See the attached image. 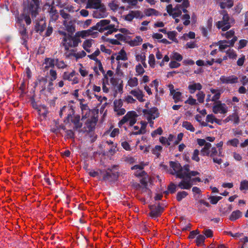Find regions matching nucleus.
I'll use <instances>...</instances> for the list:
<instances>
[{
  "label": "nucleus",
  "instance_id": "1",
  "mask_svg": "<svg viewBox=\"0 0 248 248\" xmlns=\"http://www.w3.org/2000/svg\"><path fill=\"white\" fill-rule=\"evenodd\" d=\"M59 33L62 35L61 45L64 47L65 50H68L71 47L78 46L81 42V40L77 36H72L62 30H59Z\"/></svg>",
  "mask_w": 248,
  "mask_h": 248
},
{
  "label": "nucleus",
  "instance_id": "2",
  "mask_svg": "<svg viewBox=\"0 0 248 248\" xmlns=\"http://www.w3.org/2000/svg\"><path fill=\"white\" fill-rule=\"evenodd\" d=\"M93 29L98 30L100 32L107 31L105 34L106 35L111 34L118 30L117 26L115 24H110V21L108 19L101 20L93 27Z\"/></svg>",
  "mask_w": 248,
  "mask_h": 248
},
{
  "label": "nucleus",
  "instance_id": "3",
  "mask_svg": "<svg viewBox=\"0 0 248 248\" xmlns=\"http://www.w3.org/2000/svg\"><path fill=\"white\" fill-rule=\"evenodd\" d=\"M201 154L203 156H208L211 157L215 163L220 165L222 163V160L221 158L217 157L218 154L217 149L216 147L211 148V144L210 143H207L202 149Z\"/></svg>",
  "mask_w": 248,
  "mask_h": 248
},
{
  "label": "nucleus",
  "instance_id": "4",
  "mask_svg": "<svg viewBox=\"0 0 248 248\" xmlns=\"http://www.w3.org/2000/svg\"><path fill=\"white\" fill-rule=\"evenodd\" d=\"M170 167L173 169V172H172V174H175L177 177L182 178L185 175H188V171H190L189 169V165H185L183 168L181 167L180 164L178 162L171 161L170 163Z\"/></svg>",
  "mask_w": 248,
  "mask_h": 248
},
{
  "label": "nucleus",
  "instance_id": "5",
  "mask_svg": "<svg viewBox=\"0 0 248 248\" xmlns=\"http://www.w3.org/2000/svg\"><path fill=\"white\" fill-rule=\"evenodd\" d=\"M143 112V119L147 120V124L149 123L151 127L154 126V120L158 118L159 116L158 110L156 108H152L149 109H144Z\"/></svg>",
  "mask_w": 248,
  "mask_h": 248
},
{
  "label": "nucleus",
  "instance_id": "6",
  "mask_svg": "<svg viewBox=\"0 0 248 248\" xmlns=\"http://www.w3.org/2000/svg\"><path fill=\"white\" fill-rule=\"evenodd\" d=\"M188 175H185L184 177L181 178L182 180L178 184V186L183 189H189L192 186V176H195L199 174L197 171H188Z\"/></svg>",
  "mask_w": 248,
  "mask_h": 248
},
{
  "label": "nucleus",
  "instance_id": "7",
  "mask_svg": "<svg viewBox=\"0 0 248 248\" xmlns=\"http://www.w3.org/2000/svg\"><path fill=\"white\" fill-rule=\"evenodd\" d=\"M138 117V115L136 112L134 111H128L120 121L119 124V125H122L125 123H127L130 126H133L136 123Z\"/></svg>",
  "mask_w": 248,
  "mask_h": 248
},
{
  "label": "nucleus",
  "instance_id": "8",
  "mask_svg": "<svg viewBox=\"0 0 248 248\" xmlns=\"http://www.w3.org/2000/svg\"><path fill=\"white\" fill-rule=\"evenodd\" d=\"M222 20L216 23V26L218 29H221L223 31L228 30L231 27V19L225 11L222 13Z\"/></svg>",
  "mask_w": 248,
  "mask_h": 248
},
{
  "label": "nucleus",
  "instance_id": "9",
  "mask_svg": "<svg viewBox=\"0 0 248 248\" xmlns=\"http://www.w3.org/2000/svg\"><path fill=\"white\" fill-rule=\"evenodd\" d=\"M181 7H182V5L177 4L174 7H173L172 5L170 4L166 6V11L170 16L173 18H175L182 15Z\"/></svg>",
  "mask_w": 248,
  "mask_h": 248
},
{
  "label": "nucleus",
  "instance_id": "10",
  "mask_svg": "<svg viewBox=\"0 0 248 248\" xmlns=\"http://www.w3.org/2000/svg\"><path fill=\"white\" fill-rule=\"evenodd\" d=\"M39 9V0H28V6L27 8V10L31 15L32 17H35L37 15Z\"/></svg>",
  "mask_w": 248,
  "mask_h": 248
},
{
  "label": "nucleus",
  "instance_id": "11",
  "mask_svg": "<svg viewBox=\"0 0 248 248\" xmlns=\"http://www.w3.org/2000/svg\"><path fill=\"white\" fill-rule=\"evenodd\" d=\"M212 110L215 114H225L228 111V108L225 104L218 101L214 103Z\"/></svg>",
  "mask_w": 248,
  "mask_h": 248
},
{
  "label": "nucleus",
  "instance_id": "12",
  "mask_svg": "<svg viewBox=\"0 0 248 248\" xmlns=\"http://www.w3.org/2000/svg\"><path fill=\"white\" fill-rule=\"evenodd\" d=\"M108 16L106 8L104 4H102L95 8L93 13L94 18H102L106 17Z\"/></svg>",
  "mask_w": 248,
  "mask_h": 248
},
{
  "label": "nucleus",
  "instance_id": "13",
  "mask_svg": "<svg viewBox=\"0 0 248 248\" xmlns=\"http://www.w3.org/2000/svg\"><path fill=\"white\" fill-rule=\"evenodd\" d=\"M123 101L122 99H117L113 102V109L118 116L124 115L126 112L125 109L123 108Z\"/></svg>",
  "mask_w": 248,
  "mask_h": 248
},
{
  "label": "nucleus",
  "instance_id": "14",
  "mask_svg": "<svg viewBox=\"0 0 248 248\" xmlns=\"http://www.w3.org/2000/svg\"><path fill=\"white\" fill-rule=\"evenodd\" d=\"M210 92L212 94H208L206 98V102H213L214 103L217 102L220 97L221 91L217 89H211Z\"/></svg>",
  "mask_w": 248,
  "mask_h": 248
},
{
  "label": "nucleus",
  "instance_id": "15",
  "mask_svg": "<svg viewBox=\"0 0 248 248\" xmlns=\"http://www.w3.org/2000/svg\"><path fill=\"white\" fill-rule=\"evenodd\" d=\"M62 78L64 80H67L71 81L72 84H77L79 82L78 74H77L75 71H73L71 73L64 72L62 75Z\"/></svg>",
  "mask_w": 248,
  "mask_h": 248
},
{
  "label": "nucleus",
  "instance_id": "16",
  "mask_svg": "<svg viewBox=\"0 0 248 248\" xmlns=\"http://www.w3.org/2000/svg\"><path fill=\"white\" fill-rule=\"evenodd\" d=\"M238 78L234 75L230 76H221L219 78V81L222 84H233L238 82Z\"/></svg>",
  "mask_w": 248,
  "mask_h": 248
},
{
  "label": "nucleus",
  "instance_id": "17",
  "mask_svg": "<svg viewBox=\"0 0 248 248\" xmlns=\"http://www.w3.org/2000/svg\"><path fill=\"white\" fill-rule=\"evenodd\" d=\"M170 94L172 96L173 99L175 103L182 101V93L174 89V86L172 84L169 85Z\"/></svg>",
  "mask_w": 248,
  "mask_h": 248
},
{
  "label": "nucleus",
  "instance_id": "18",
  "mask_svg": "<svg viewBox=\"0 0 248 248\" xmlns=\"http://www.w3.org/2000/svg\"><path fill=\"white\" fill-rule=\"evenodd\" d=\"M143 17V13L141 11L139 10L131 11L127 15L124 16V19L127 21H131L135 17L142 18Z\"/></svg>",
  "mask_w": 248,
  "mask_h": 248
},
{
  "label": "nucleus",
  "instance_id": "19",
  "mask_svg": "<svg viewBox=\"0 0 248 248\" xmlns=\"http://www.w3.org/2000/svg\"><path fill=\"white\" fill-rule=\"evenodd\" d=\"M93 28L91 29H89L85 31H78L76 33L75 36H77L78 38L80 37L84 38L88 36H92L95 37L98 34L97 32H93Z\"/></svg>",
  "mask_w": 248,
  "mask_h": 248
},
{
  "label": "nucleus",
  "instance_id": "20",
  "mask_svg": "<svg viewBox=\"0 0 248 248\" xmlns=\"http://www.w3.org/2000/svg\"><path fill=\"white\" fill-rule=\"evenodd\" d=\"M141 127L140 128L138 126H134L133 127L134 131L133 134L134 135L143 134L146 132V128L147 125V123L144 120L140 122Z\"/></svg>",
  "mask_w": 248,
  "mask_h": 248
},
{
  "label": "nucleus",
  "instance_id": "21",
  "mask_svg": "<svg viewBox=\"0 0 248 248\" xmlns=\"http://www.w3.org/2000/svg\"><path fill=\"white\" fill-rule=\"evenodd\" d=\"M237 40V37H233L230 41H220L218 42L219 48L220 51H223L230 46H232Z\"/></svg>",
  "mask_w": 248,
  "mask_h": 248
},
{
  "label": "nucleus",
  "instance_id": "22",
  "mask_svg": "<svg viewBox=\"0 0 248 248\" xmlns=\"http://www.w3.org/2000/svg\"><path fill=\"white\" fill-rule=\"evenodd\" d=\"M47 12L49 13L51 21L55 22L56 21L59 16L57 10L55 8V7L53 6H48L47 7L46 9Z\"/></svg>",
  "mask_w": 248,
  "mask_h": 248
},
{
  "label": "nucleus",
  "instance_id": "23",
  "mask_svg": "<svg viewBox=\"0 0 248 248\" xmlns=\"http://www.w3.org/2000/svg\"><path fill=\"white\" fill-rule=\"evenodd\" d=\"M63 25L64 26L65 30L68 32L73 33L75 31L74 22L71 20H63Z\"/></svg>",
  "mask_w": 248,
  "mask_h": 248
},
{
  "label": "nucleus",
  "instance_id": "24",
  "mask_svg": "<svg viewBox=\"0 0 248 248\" xmlns=\"http://www.w3.org/2000/svg\"><path fill=\"white\" fill-rule=\"evenodd\" d=\"M80 107L82 111V117L87 118L89 117L90 114V110L87 104H83L84 99H81L79 100Z\"/></svg>",
  "mask_w": 248,
  "mask_h": 248
},
{
  "label": "nucleus",
  "instance_id": "25",
  "mask_svg": "<svg viewBox=\"0 0 248 248\" xmlns=\"http://www.w3.org/2000/svg\"><path fill=\"white\" fill-rule=\"evenodd\" d=\"M130 93L136 97L140 102H142L145 101V99L143 98L144 94L143 92L139 89L131 90Z\"/></svg>",
  "mask_w": 248,
  "mask_h": 248
},
{
  "label": "nucleus",
  "instance_id": "26",
  "mask_svg": "<svg viewBox=\"0 0 248 248\" xmlns=\"http://www.w3.org/2000/svg\"><path fill=\"white\" fill-rule=\"evenodd\" d=\"M221 9L230 8L233 5V0H216Z\"/></svg>",
  "mask_w": 248,
  "mask_h": 248
},
{
  "label": "nucleus",
  "instance_id": "27",
  "mask_svg": "<svg viewBox=\"0 0 248 248\" xmlns=\"http://www.w3.org/2000/svg\"><path fill=\"white\" fill-rule=\"evenodd\" d=\"M202 89V85L200 83L192 82L189 83L188 89L190 93H194L196 91H200Z\"/></svg>",
  "mask_w": 248,
  "mask_h": 248
},
{
  "label": "nucleus",
  "instance_id": "28",
  "mask_svg": "<svg viewBox=\"0 0 248 248\" xmlns=\"http://www.w3.org/2000/svg\"><path fill=\"white\" fill-rule=\"evenodd\" d=\"M68 118H70L71 122L74 124L76 128H80L82 124L80 122V116L78 115L72 116H68Z\"/></svg>",
  "mask_w": 248,
  "mask_h": 248
},
{
  "label": "nucleus",
  "instance_id": "29",
  "mask_svg": "<svg viewBox=\"0 0 248 248\" xmlns=\"http://www.w3.org/2000/svg\"><path fill=\"white\" fill-rule=\"evenodd\" d=\"M139 85V80L137 78L131 77H130L127 82L126 86L131 88L136 87Z\"/></svg>",
  "mask_w": 248,
  "mask_h": 248
},
{
  "label": "nucleus",
  "instance_id": "30",
  "mask_svg": "<svg viewBox=\"0 0 248 248\" xmlns=\"http://www.w3.org/2000/svg\"><path fill=\"white\" fill-rule=\"evenodd\" d=\"M150 215L153 217H157L160 215L161 213L163 211V208L159 206H155V208H151Z\"/></svg>",
  "mask_w": 248,
  "mask_h": 248
},
{
  "label": "nucleus",
  "instance_id": "31",
  "mask_svg": "<svg viewBox=\"0 0 248 248\" xmlns=\"http://www.w3.org/2000/svg\"><path fill=\"white\" fill-rule=\"evenodd\" d=\"M43 64L45 65V68L48 69L49 68H52L55 65L56 61L54 59L46 58Z\"/></svg>",
  "mask_w": 248,
  "mask_h": 248
},
{
  "label": "nucleus",
  "instance_id": "32",
  "mask_svg": "<svg viewBox=\"0 0 248 248\" xmlns=\"http://www.w3.org/2000/svg\"><path fill=\"white\" fill-rule=\"evenodd\" d=\"M127 59L126 53L124 49H121L115 56V59L118 61H126Z\"/></svg>",
  "mask_w": 248,
  "mask_h": 248
},
{
  "label": "nucleus",
  "instance_id": "33",
  "mask_svg": "<svg viewBox=\"0 0 248 248\" xmlns=\"http://www.w3.org/2000/svg\"><path fill=\"white\" fill-rule=\"evenodd\" d=\"M159 15V12L156 10L155 9L153 8H148L144 10V14L143 15L146 16H157Z\"/></svg>",
  "mask_w": 248,
  "mask_h": 248
},
{
  "label": "nucleus",
  "instance_id": "34",
  "mask_svg": "<svg viewBox=\"0 0 248 248\" xmlns=\"http://www.w3.org/2000/svg\"><path fill=\"white\" fill-rule=\"evenodd\" d=\"M71 8H72L71 7H70V8H69V7L67 6L63 9L60 11V15L62 16V17L64 19V20H69L71 19L70 15L67 13V11H71Z\"/></svg>",
  "mask_w": 248,
  "mask_h": 248
},
{
  "label": "nucleus",
  "instance_id": "35",
  "mask_svg": "<svg viewBox=\"0 0 248 248\" xmlns=\"http://www.w3.org/2000/svg\"><path fill=\"white\" fill-rule=\"evenodd\" d=\"M101 0H88V6L89 8H95L101 5Z\"/></svg>",
  "mask_w": 248,
  "mask_h": 248
},
{
  "label": "nucleus",
  "instance_id": "36",
  "mask_svg": "<svg viewBox=\"0 0 248 248\" xmlns=\"http://www.w3.org/2000/svg\"><path fill=\"white\" fill-rule=\"evenodd\" d=\"M73 52L71 53L69 55L71 56H73L77 60L81 59L86 55V52L83 50L78 52H75L74 50H73Z\"/></svg>",
  "mask_w": 248,
  "mask_h": 248
},
{
  "label": "nucleus",
  "instance_id": "37",
  "mask_svg": "<svg viewBox=\"0 0 248 248\" xmlns=\"http://www.w3.org/2000/svg\"><path fill=\"white\" fill-rule=\"evenodd\" d=\"M242 212L239 210L233 211L230 216L229 219L231 221H234L239 218L242 216Z\"/></svg>",
  "mask_w": 248,
  "mask_h": 248
},
{
  "label": "nucleus",
  "instance_id": "38",
  "mask_svg": "<svg viewBox=\"0 0 248 248\" xmlns=\"http://www.w3.org/2000/svg\"><path fill=\"white\" fill-rule=\"evenodd\" d=\"M96 62V66L94 67V70L96 74L99 75L98 69L102 73L104 74L105 70L100 60L97 61Z\"/></svg>",
  "mask_w": 248,
  "mask_h": 248
},
{
  "label": "nucleus",
  "instance_id": "39",
  "mask_svg": "<svg viewBox=\"0 0 248 248\" xmlns=\"http://www.w3.org/2000/svg\"><path fill=\"white\" fill-rule=\"evenodd\" d=\"M141 186L140 187V189L141 192H147L149 195L151 193V191L147 187V183L144 180H141Z\"/></svg>",
  "mask_w": 248,
  "mask_h": 248
},
{
  "label": "nucleus",
  "instance_id": "40",
  "mask_svg": "<svg viewBox=\"0 0 248 248\" xmlns=\"http://www.w3.org/2000/svg\"><path fill=\"white\" fill-rule=\"evenodd\" d=\"M168 37L173 42L177 43L178 40L176 38L177 32L175 31H168L167 33Z\"/></svg>",
  "mask_w": 248,
  "mask_h": 248
},
{
  "label": "nucleus",
  "instance_id": "41",
  "mask_svg": "<svg viewBox=\"0 0 248 248\" xmlns=\"http://www.w3.org/2000/svg\"><path fill=\"white\" fill-rule=\"evenodd\" d=\"M136 75L141 76L145 72V70L141 64H138L135 67Z\"/></svg>",
  "mask_w": 248,
  "mask_h": 248
},
{
  "label": "nucleus",
  "instance_id": "42",
  "mask_svg": "<svg viewBox=\"0 0 248 248\" xmlns=\"http://www.w3.org/2000/svg\"><path fill=\"white\" fill-rule=\"evenodd\" d=\"M182 126L191 132H194L195 131V128L193 125L189 122H183L182 124Z\"/></svg>",
  "mask_w": 248,
  "mask_h": 248
},
{
  "label": "nucleus",
  "instance_id": "43",
  "mask_svg": "<svg viewBox=\"0 0 248 248\" xmlns=\"http://www.w3.org/2000/svg\"><path fill=\"white\" fill-rule=\"evenodd\" d=\"M162 150V147L159 145H156L152 150V153L158 157L160 155V152Z\"/></svg>",
  "mask_w": 248,
  "mask_h": 248
},
{
  "label": "nucleus",
  "instance_id": "44",
  "mask_svg": "<svg viewBox=\"0 0 248 248\" xmlns=\"http://www.w3.org/2000/svg\"><path fill=\"white\" fill-rule=\"evenodd\" d=\"M170 58L178 62H180L183 60V56L178 52H174L170 56Z\"/></svg>",
  "mask_w": 248,
  "mask_h": 248
},
{
  "label": "nucleus",
  "instance_id": "45",
  "mask_svg": "<svg viewBox=\"0 0 248 248\" xmlns=\"http://www.w3.org/2000/svg\"><path fill=\"white\" fill-rule=\"evenodd\" d=\"M142 39L140 36H136L131 41V45L134 46H138L141 43Z\"/></svg>",
  "mask_w": 248,
  "mask_h": 248
},
{
  "label": "nucleus",
  "instance_id": "46",
  "mask_svg": "<svg viewBox=\"0 0 248 248\" xmlns=\"http://www.w3.org/2000/svg\"><path fill=\"white\" fill-rule=\"evenodd\" d=\"M205 95L203 92L202 91H200L197 93L196 97L197 100L200 103H202L204 102Z\"/></svg>",
  "mask_w": 248,
  "mask_h": 248
},
{
  "label": "nucleus",
  "instance_id": "47",
  "mask_svg": "<svg viewBox=\"0 0 248 248\" xmlns=\"http://www.w3.org/2000/svg\"><path fill=\"white\" fill-rule=\"evenodd\" d=\"M240 190H248V180H244L240 182Z\"/></svg>",
  "mask_w": 248,
  "mask_h": 248
},
{
  "label": "nucleus",
  "instance_id": "48",
  "mask_svg": "<svg viewBox=\"0 0 248 248\" xmlns=\"http://www.w3.org/2000/svg\"><path fill=\"white\" fill-rule=\"evenodd\" d=\"M188 195L187 193L185 191H182L177 193L176 195V199L178 201H181L183 199L185 198Z\"/></svg>",
  "mask_w": 248,
  "mask_h": 248
},
{
  "label": "nucleus",
  "instance_id": "49",
  "mask_svg": "<svg viewBox=\"0 0 248 248\" xmlns=\"http://www.w3.org/2000/svg\"><path fill=\"white\" fill-rule=\"evenodd\" d=\"M182 19L184 20L183 24L185 26L188 25L190 23V16L188 14H186L182 16Z\"/></svg>",
  "mask_w": 248,
  "mask_h": 248
},
{
  "label": "nucleus",
  "instance_id": "50",
  "mask_svg": "<svg viewBox=\"0 0 248 248\" xmlns=\"http://www.w3.org/2000/svg\"><path fill=\"white\" fill-rule=\"evenodd\" d=\"M148 63L152 68H154L155 65V56L154 54H150L149 56Z\"/></svg>",
  "mask_w": 248,
  "mask_h": 248
},
{
  "label": "nucleus",
  "instance_id": "51",
  "mask_svg": "<svg viewBox=\"0 0 248 248\" xmlns=\"http://www.w3.org/2000/svg\"><path fill=\"white\" fill-rule=\"evenodd\" d=\"M230 120H231L235 124H238L239 123L240 120H239V117L236 113H233L232 115L230 116Z\"/></svg>",
  "mask_w": 248,
  "mask_h": 248
},
{
  "label": "nucleus",
  "instance_id": "52",
  "mask_svg": "<svg viewBox=\"0 0 248 248\" xmlns=\"http://www.w3.org/2000/svg\"><path fill=\"white\" fill-rule=\"evenodd\" d=\"M228 145H232L233 147H237L239 144V140L237 139L234 138L230 140H229L227 143Z\"/></svg>",
  "mask_w": 248,
  "mask_h": 248
},
{
  "label": "nucleus",
  "instance_id": "53",
  "mask_svg": "<svg viewBox=\"0 0 248 248\" xmlns=\"http://www.w3.org/2000/svg\"><path fill=\"white\" fill-rule=\"evenodd\" d=\"M205 236L203 235H199L196 238V244L198 246H201L203 244L205 240Z\"/></svg>",
  "mask_w": 248,
  "mask_h": 248
},
{
  "label": "nucleus",
  "instance_id": "54",
  "mask_svg": "<svg viewBox=\"0 0 248 248\" xmlns=\"http://www.w3.org/2000/svg\"><path fill=\"white\" fill-rule=\"evenodd\" d=\"M93 40L92 39H88L85 40L82 45L83 48H90L92 45Z\"/></svg>",
  "mask_w": 248,
  "mask_h": 248
},
{
  "label": "nucleus",
  "instance_id": "55",
  "mask_svg": "<svg viewBox=\"0 0 248 248\" xmlns=\"http://www.w3.org/2000/svg\"><path fill=\"white\" fill-rule=\"evenodd\" d=\"M226 54L228 57L230 59H235L237 57V55L235 51L232 49H229L226 51Z\"/></svg>",
  "mask_w": 248,
  "mask_h": 248
},
{
  "label": "nucleus",
  "instance_id": "56",
  "mask_svg": "<svg viewBox=\"0 0 248 248\" xmlns=\"http://www.w3.org/2000/svg\"><path fill=\"white\" fill-rule=\"evenodd\" d=\"M200 154V151L198 149H195L193 153L191 158L192 160L199 162L200 161V157L199 155Z\"/></svg>",
  "mask_w": 248,
  "mask_h": 248
},
{
  "label": "nucleus",
  "instance_id": "57",
  "mask_svg": "<svg viewBox=\"0 0 248 248\" xmlns=\"http://www.w3.org/2000/svg\"><path fill=\"white\" fill-rule=\"evenodd\" d=\"M136 60L138 62H141L146 60V56L144 53H141L140 54H137L136 55Z\"/></svg>",
  "mask_w": 248,
  "mask_h": 248
},
{
  "label": "nucleus",
  "instance_id": "58",
  "mask_svg": "<svg viewBox=\"0 0 248 248\" xmlns=\"http://www.w3.org/2000/svg\"><path fill=\"white\" fill-rule=\"evenodd\" d=\"M56 64L55 65L59 69H63L66 67V64L62 61H59L58 60H55Z\"/></svg>",
  "mask_w": 248,
  "mask_h": 248
},
{
  "label": "nucleus",
  "instance_id": "59",
  "mask_svg": "<svg viewBox=\"0 0 248 248\" xmlns=\"http://www.w3.org/2000/svg\"><path fill=\"white\" fill-rule=\"evenodd\" d=\"M21 20H24L27 25H30L31 23V19L29 15L23 14L20 17Z\"/></svg>",
  "mask_w": 248,
  "mask_h": 248
},
{
  "label": "nucleus",
  "instance_id": "60",
  "mask_svg": "<svg viewBox=\"0 0 248 248\" xmlns=\"http://www.w3.org/2000/svg\"><path fill=\"white\" fill-rule=\"evenodd\" d=\"M49 75L50 76V80L51 81H53L56 80L57 78V74L55 70L51 69L49 71Z\"/></svg>",
  "mask_w": 248,
  "mask_h": 248
},
{
  "label": "nucleus",
  "instance_id": "61",
  "mask_svg": "<svg viewBox=\"0 0 248 248\" xmlns=\"http://www.w3.org/2000/svg\"><path fill=\"white\" fill-rule=\"evenodd\" d=\"M175 1L177 3L182 2V3L180 4V5H182V7H189L190 6L189 1L188 0H175Z\"/></svg>",
  "mask_w": 248,
  "mask_h": 248
},
{
  "label": "nucleus",
  "instance_id": "62",
  "mask_svg": "<svg viewBox=\"0 0 248 248\" xmlns=\"http://www.w3.org/2000/svg\"><path fill=\"white\" fill-rule=\"evenodd\" d=\"M80 66L81 67L79 69V72L80 75L83 77L87 76L88 74V71L83 67L81 64H80Z\"/></svg>",
  "mask_w": 248,
  "mask_h": 248
},
{
  "label": "nucleus",
  "instance_id": "63",
  "mask_svg": "<svg viewBox=\"0 0 248 248\" xmlns=\"http://www.w3.org/2000/svg\"><path fill=\"white\" fill-rule=\"evenodd\" d=\"M121 145L124 149L126 151H130L131 147L129 143L126 141H123L121 142Z\"/></svg>",
  "mask_w": 248,
  "mask_h": 248
},
{
  "label": "nucleus",
  "instance_id": "64",
  "mask_svg": "<svg viewBox=\"0 0 248 248\" xmlns=\"http://www.w3.org/2000/svg\"><path fill=\"white\" fill-rule=\"evenodd\" d=\"M185 103L190 105H194L197 103L196 100L193 98L191 96H190L188 99L185 101Z\"/></svg>",
  "mask_w": 248,
  "mask_h": 248
}]
</instances>
